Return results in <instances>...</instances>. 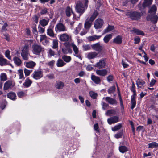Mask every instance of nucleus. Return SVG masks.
<instances>
[{
	"label": "nucleus",
	"instance_id": "53",
	"mask_svg": "<svg viewBox=\"0 0 158 158\" xmlns=\"http://www.w3.org/2000/svg\"><path fill=\"white\" fill-rule=\"evenodd\" d=\"M83 48L84 50L87 51L91 49V46L89 44L83 45Z\"/></svg>",
	"mask_w": 158,
	"mask_h": 158
},
{
	"label": "nucleus",
	"instance_id": "64",
	"mask_svg": "<svg viewBox=\"0 0 158 158\" xmlns=\"http://www.w3.org/2000/svg\"><path fill=\"white\" fill-rule=\"evenodd\" d=\"M34 22L37 23L38 22V17L37 15H34L33 18Z\"/></svg>",
	"mask_w": 158,
	"mask_h": 158
},
{
	"label": "nucleus",
	"instance_id": "56",
	"mask_svg": "<svg viewBox=\"0 0 158 158\" xmlns=\"http://www.w3.org/2000/svg\"><path fill=\"white\" fill-rule=\"evenodd\" d=\"M38 31L40 34L44 33L45 32V29L41 27H39L38 28Z\"/></svg>",
	"mask_w": 158,
	"mask_h": 158
},
{
	"label": "nucleus",
	"instance_id": "5",
	"mask_svg": "<svg viewBox=\"0 0 158 158\" xmlns=\"http://www.w3.org/2000/svg\"><path fill=\"white\" fill-rule=\"evenodd\" d=\"M130 90L133 94L131 96V108L133 110L135 107L136 104L135 98L136 96V92L135 90V87L132 86L130 88Z\"/></svg>",
	"mask_w": 158,
	"mask_h": 158
},
{
	"label": "nucleus",
	"instance_id": "37",
	"mask_svg": "<svg viewBox=\"0 0 158 158\" xmlns=\"http://www.w3.org/2000/svg\"><path fill=\"white\" fill-rule=\"evenodd\" d=\"M122 127V124L119 123L112 128L111 129L113 131H115L120 129Z\"/></svg>",
	"mask_w": 158,
	"mask_h": 158
},
{
	"label": "nucleus",
	"instance_id": "32",
	"mask_svg": "<svg viewBox=\"0 0 158 158\" xmlns=\"http://www.w3.org/2000/svg\"><path fill=\"white\" fill-rule=\"evenodd\" d=\"M156 7L155 5H153L152 7H151L148 11V12L151 14H155L156 12Z\"/></svg>",
	"mask_w": 158,
	"mask_h": 158
},
{
	"label": "nucleus",
	"instance_id": "8",
	"mask_svg": "<svg viewBox=\"0 0 158 158\" xmlns=\"http://www.w3.org/2000/svg\"><path fill=\"white\" fill-rule=\"evenodd\" d=\"M148 21H151L153 23H157L158 20V16L156 15H149L147 17Z\"/></svg>",
	"mask_w": 158,
	"mask_h": 158
},
{
	"label": "nucleus",
	"instance_id": "21",
	"mask_svg": "<svg viewBox=\"0 0 158 158\" xmlns=\"http://www.w3.org/2000/svg\"><path fill=\"white\" fill-rule=\"evenodd\" d=\"M13 61L15 64L17 66H20L22 63V60L20 58L17 56L13 58Z\"/></svg>",
	"mask_w": 158,
	"mask_h": 158
},
{
	"label": "nucleus",
	"instance_id": "61",
	"mask_svg": "<svg viewBox=\"0 0 158 158\" xmlns=\"http://www.w3.org/2000/svg\"><path fill=\"white\" fill-rule=\"evenodd\" d=\"M88 31V30L87 29H83L82 31L80 33V34L81 35H83L86 34Z\"/></svg>",
	"mask_w": 158,
	"mask_h": 158
},
{
	"label": "nucleus",
	"instance_id": "46",
	"mask_svg": "<svg viewBox=\"0 0 158 158\" xmlns=\"http://www.w3.org/2000/svg\"><path fill=\"white\" fill-rule=\"evenodd\" d=\"M89 94L91 97L93 99H95L97 96V93L93 91H90L89 92Z\"/></svg>",
	"mask_w": 158,
	"mask_h": 158
},
{
	"label": "nucleus",
	"instance_id": "22",
	"mask_svg": "<svg viewBox=\"0 0 158 158\" xmlns=\"http://www.w3.org/2000/svg\"><path fill=\"white\" fill-rule=\"evenodd\" d=\"M105 100L110 104H115L117 103L116 101L110 97H107L105 98Z\"/></svg>",
	"mask_w": 158,
	"mask_h": 158
},
{
	"label": "nucleus",
	"instance_id": "52",
	"mask_svg": "<svg viewBox=\"0 0 158 158\" xmlns=\"http://www.w3.org/2000/svg\"><path fill=\"white\" fill-rule=\"evenodd\" d=\"M55 63V61L54 60H52L48 62L47 63V65L49 66L51 68H52Z\"/></svg>",
	"mask_w": 158,
	"mask_h": 158
},
{
	"label": "nucleus",
	"instance_id": "9",
	"mask_svg": "<svg viewBox=\"0 0 158 158\" xmlns=\"http://www.w3.org/2000/svg\"><path fill=\"white\" fill-rule=\"evenodd\" d=\"M55 31L56 32L58 31H64L66 30L65 26L62 23H59L57 24L55 28Z\"/></svg>",
	"mask_w": 158,
	"mask_h": 158
},
{
	"label": "nucleus",
	"instance_id": "23",
	"mask_svg": "<svg viewBox=\"0 0 158 158\" xmlns=\"http://www.w3.org/2000/svg\"><path fill=\"white\" fill-rule=\"evenodd\" d=\"M91 79L93 82L96 84H99L100 83L101 80L98 77L94 75H92Z\"/></svg>",
	"mask_w": 158,
	"mask_h": 158
},
{
	"label": "nucleus",
	"instance_id": "7",
	"mask_svg": "<svg viewBox=\"0 0 158 158\" xmlns=\"http://www.w3.org/2000/svg\"><path fill=\"white\" fill-rule=\"evenodd\" d=\"M103 21L102 19L100 18L97 19L95 21L94 24V27L96 29L101 28L103 24Z\"/></svg>",
	"mask_w": 158,
	"mask_h": 158
},
{
	"label": "nucleus",
	"instance_id": "12",
	"mask_svg": "<svg viewBox=\"0 0 158 158\" xmlns=\"http://www.w3.org/2000/svg\"><path fill=\"white\" fill-rule=\"evenodd\" d=\"M91 47L93 49L98 52H100L102 50L103 48L99 43L93 44L91 45Z\"/></svg>",
	"mask_w": 158,
	"mask_h": 158
},
{
	"label": "nucleus",
	"instance_id": "28",
	"mask_svg": "<svg viewBox=\"0 0 158 158\" xmlns=\"http://www.w3.org/2000/svg\"><path fill=\"white\" fill-rule=\"evenodd\" d=\"M49 22V19H43L40 20L39 23L42 26L45 27L48 25Z\"/></svg>",
	"mask_w": 158,
	"mask_h": 158
},
{
	"label": "nucleus",
	"instance_id": "19",
	"mask_svg": "<svg viewBox=\"0 0 158 158\" xmlns=\"http://www.w3.org/2000/svg\"><path fill=\"white\" fill-rule=\"evenodd\" d=\"M8 64V61L3 55L0 54V65L3 66Z\"/></svg>",
	"mask_w": 158,
	"mask_h": 158
},
{
	"label": "nucleus",
	"instance_id": "49",
	"mask_svg": "<svg viewBox=\"0 0 158 158\" xmlns=\"http://www.w3.org/2000/svg\"><path fill=\"white\" fill-rule=\"evenodd\" d=\"M5 54L6 57L8 59L11 60V56L10 55V51L9 50H7L6 51Z\"/></svg>",
	"mask_w": 158,
	"mask_h": 158
},
{
	"label": "nucleus",
	"instance_id": "58",
	"mask_svg": "<svg viewBox=\"0 0 158 158\" xmlns=\"http://www.w3.org/2000/svg\"><path fill=\"white\" fill-rule=\"evenodd\" d=\"M62 58L66 62H69V57L66 56H62Z\"/></svg>",
	"mask_w": 158,
	"mask_h": 158
},
{
	"label": "nucleus",
	"instance_id": "14",
	"mask_svg": "<svg viewBox=\"0 0 158 158\" xmlns=\"http://www.w3.org/2000/svg\"><path fill=\"white\" fill-rule=\"evenodd\" d=\"M33 77L35 79H38L43 77V73L41 71H35L33 73Z\"/></svg>",
	"mask_w": 158,
	"mask_h": 158
},
{
	"label": "nucleus",
	"instance_id": "57",
	"mask_svg": "<svg viewBox=\"0 0 158 158\" xmlns=\"http://www.w3.org/2000/svg\"><path fill=\"white\" fill-rule=\"evenodd\" d=\"M122 135H123L122 132H120L116 134L115 135L114 137L118 139V138H120L122 136Z\"/></svg>",
	"mask_w": 158,
	"mask_h": 158
},
{
	"label": "nucleus",
	"instance_id": "40",
	"mask_svg": "<svg viewBox=\"0 0 158 158\" xmlns=\"http://www.w3.org/2000/svg\"><path fill=\"white\" fill-rule=\"evenodd\" d=\"M89 20L86 21L85 23L84 27L86 29L89 30L91 26V23L89 22Z\"/></svg>",
	"mask_w": 158,
	"mask_h": 158
},
{
	"label": "nucleus",
	"instance_id": "39",
	"mask_svg": "<svg viewBox=\"0 0 158 158\" xmlns=\"http://www.w3.org/2000/svg\"><path fill=\"white\" fill-rule=\"evenodd\" d=\"M119 149L120 152L122 153H123L128 151L127 148L125 146H121L119 147Z\"/></svg>",
	"mask_w": 158,
	"mask_h": 158
},
{
	"label": "nucleus",
	"instance_id": "15",
	"mask_svg": "<svg viewBox=\"0 0 158 158\" xmlns=\"http://www.w3.org/2000/svg\"><path fill=\"white\" fill-rule=\"evenodd\" d=\"M53 26L51 25L48 27L47 31V35L51 37H53L55 35L53 30Z\"/></svg>",
	"mask_w": 158,
	"mask_h": 158
},
{
	"label": "nucleus",
	"instance_id": "1",
	"mask_svg": "<svg viewBox=\"0 0 158 158\" xmlns=\"http://www.w3.org/2000/svg\"><path fill=\"white\" fill-rule=\"evenodd\" d=\"M88 0H85L83 2L78 1L76 7V9L77 12L79 13H83L88 7Z\"/></svg>",
	"mask_w": 158,
	"mask_h": 158
},
{
	"label": "nucleus",
	"instance_id": "10",
	"mask_svg": "<svg viewBox=\"0 0 158 158\" xmlns=\"http://www.w3.org/2000/svg\"><path fill=\"white\" fill-rule=\"evenodd\" d=\"M105 65L106 63L104 60L102 59L100 60L99 62H97L94 66L98 69H101L104 68Z\"/></svg>",
	"mask_w": 158,
	"mask_h": 158
},
{
	"label": "nucleus",
	"instance_id": "48",
	"mask_svg": "<svg viewBox=\"0 0 158 158\" xmlns=\"http://www.w3.org/2000/svg\"><path fill=\"white\" fill-rule=\"evenodd\" d=\"M32 72V70H28L26 68L24 69V73L26 76H28Z\"/></svg>",
	"mask_w": 158,
	"mask_h": 158
},
{
	"label": "nucleus",
	"instance_id": "3",
	"mask_svg": "<svg viewBox=\"0 0 158 158\" xmlns=\"http://www.w3.org/2000/svg\"><path fill=\"white\" fill-rule=\"evenodd\" d=\"M44 50V48L40 45L34 44L32 46V51L34 54L39 55Z\"/></svg>",
	"mask_w": 158,
	"mask_h": 158
},
{
	"label": "nucleus",
	"instance_id": "16",
	"mask_svg": "<svg viewBox=\"0 0 158 158\" xmlns=\"http://www.w3.org/2000/svg\"><path fill=\"white\" fill-rule=\"evenodd\" d=\"M24 65L27 68L33 69L36 65V63L32 61H30L24 62Z\"/></svg>",
	"mask_w": 158,
	"mask_h": 158
},
{
	"label": "nucleus",
	"instance_id": "30",
	"mask_svg": "<svg viewBox=\"0 0 158 158\" xmlns=\"http://www.w3.org/2000/svg\"><path fill=\"white\" fill-rule=\"evenodd\" d=\"M56 88L58 89H62L64 87L63 83L60 81H57L55 85Z\"/></svg>",
	"mask_w": 158,
	"mask_h": 158
},
{
	"label": "nucleus",
	"instance_id": "27",
	"mask_svg": "<svg viewBox=\"0 0 158 158\" xmlns=\"http://www.w3.org/2000/svg\"><path fill=\"white\" fill-rule=\"evenodd\" d=\"M69 37V35L66 34H63L61 35L60 37V40L63 41H67L68 40Z\"/></svg>",
	"mask_w": 158,
	"mask_h": 158
},
{
	"label": "nucleus",
	"instance_id": "11",
	"mask_svg": "<svg viewBox=\"0 0 158 158\" xmlns=\"http://www.w3.org/2000/svg\"><path fill=\"white\" fill-rule=\"evenodd\" d=\"M136 84L138 89H143L145 85V82L143 80L138 78L136 80Z\"/></svg>",
	"mask_w": 158,
	"mask_h": 158
},
{
	"label": "nucleus",
	"instance_id": "42",
	"mask_svg": "<svg viewBox=\"0 0 158 158\" xmlns=\"http://www.w3.org/2000/svg\"><path fill=\"white\" fill-rule=\"evenodd\" d=\"M116 114V111L114 110H108L106 113V114L107 115H114Z\"/></svg>",
	"mask_w": 158,
	"mask_h": 158
},
{
	"label": "nucleus",
	"instance_id": "4",
	"mask_svg": "<svg viewBox=\"0 0 158 158\" xmlns=\"http://www.w3.org/2000/svg\"><path fill=\"white\" fill-rule=\"evenodd\" d=\"M29 48L28 45H26L22 50L21 55L24 60H27L28 59V56H29Z\"/></svg>",
	"mask_w": 158,
	"mask_h": 158
},
{
	"label": "nucleus",
	"instance_id": "54",
	"mask_svg": "<svg viewBox=\"0 0 158 158\" xmlns=\"http://www.w3.org/2000/svg\"><path fill=\"white\" fill-rule=\"evenodd\" d=\"M134 43L135 44L139 43L140 41V38L138 36H136L134 38Z\"/></svg>",
	"mask_w": 158,
	"mask_h": 158
},
{
	"label": "nucleus",
	"instance_id": "44",
	"mask_svg": "<svg viewBox=\"0 0 158 158\" xmlns=\"http://www.w3.org/2000/svg\"><path fill=\"white\" fill-rule=\"evenodd\" d=\"M149 148H153L158 147V143L155 142H152L148 144Z\"/></svg>",
	"mask_w": 158,
	"mask_h": 158
},
{
	"label": "nucleus",
	"instance_id": "17",
	"mask_svg": "<svg viewBox=\"0 0 158 158\" xmlns=\"http://www.w3.org/2000/svg\"><path fill=\"white\" fill-rule=\"evenodd\" d=\"M107 71L105 69L97 70L96 71V73L97 75L105 76L107 75Z\"/></svg>",
	"mask_w": 158,
	"mask_h": 158
},
{
	"label": "nucleus",
	"instance_id": "35",
	"mask_svg": "<svg viewBox=\"0 0 158 158\" xmlns=\"http://www.w3.org/2000/svg\"><path fill=\"white\" fill-rule=\"evenodd\" d=\"M113 42L117 44H121L122 43V38L120 36H118L114 39Z\"/></svg>",
	"mask_w": 158,
	"mask_h": 158
},
{
	"label": "nucleus",
	"instance_id": "34",
	"mask_svg": "<svg viewBox=\"0 0 158 158\" xmlns=\"http://www.w3.org/2000/svg\"><path fill=\"white\" fill-rule=\"evenodd\" d=\"M112 35L111 34L106 35L103 39V40L106 43H107L112 38Z\"/></svg>",
	"mask_w": 158,
	"mask_h": 158
},
{
	"label": "nucleus",
	"instance_id": "50",
	"mask_svg": "<svg viewBox=\"0 0 158 158\" xmlns=\"http://www.w3.org/2000/svg\"><path fill=\"white\" fill-rule=\"evenodd\" d=\"M115 90V88L114 86L110 88L108 90V93L109 94L114 93Z\"/></svg>",
	"mask_w": 158,
	"mask_h": 158
},
{
	"label": "nucleus",
	"instance_id": "43",
	"mask_svg": "<svg viewBox=\"0 0 158 158\" xmlns=\"http://www.w3.org/2000/svg\"><path fill=\"white\" fill-rule=\"evenodd\" d=\"M114 28V27L113 26L109 25L108 27L106 28L104 31V33H107L110 31L113 30Z\"/></svg>",
	"mask_w": 158,
	"mask_h": 158
},
{
	"label": "nucleus",
	"instance_id": "25",
	"mask_svg": "<svg viewBox=\"0 0 158 158\" xmlns=\"http://www.w3.org/2000/svg\"><path fill=\"white\" fill-rule=\"evenodd\" d=\"M7 96L9 98L13 100H14L16 99V94L13 92H11L8 93Z\"/></svg>",
	"mask_w": 158,
	"mask_h": 158
},
{
	"label": "nucleus",
	"instance_id": "62",
	"mask_svg": "<svg viewBox=\"0 0 158 158\" xmlns=\"http://www.w3.org/2000/svg\"><path fill=\"white\" fill-rule=\"evenodd\" d=\"M107 80L108 82L111 81H113V77L112 75L108 76L107 78Z\"/></svg>",
	"mask_w": 158,
	"mask_h": 158
},
{
	"label": "nucleus",
	"instance_id": "59",
	"mask_svg": "<svg viewBox=\"0 0 158 158\" xmlns=\"http://www.w3.org/2000/svg\"><path fill=\"white\" fill-rule=\"evenodd\" d=\"M156 81L154 79H152L151 80V82H150V83L149 84V86L150 87H152V86H153V85L155 84Z\"/></svg>",
	"mask_w": 158,
	"mask_h": 158
},
{
	"label": "nucleus",
	"instance_id": "13",
	"mask_svg": "<svg viewBox=\"0 0 158 158\" xmlns=\"http://www.w3.org/2000/svg\"><path fill=\"white\" fill-rule=\"evenodd\" d=\"M119 121V117L117 116H114L110 117L107 119L108 124L111 125L113 123H116Z\"/></svg>",
	"mask_w": 158,
	"mask_h": 158
},
{
	"label": "nucleus",
	"instance_id": "60",
	"mask_svg": "<svg viewBox=\"0 0 158 158\" xmlns=\"http://www.w3.org/2000/svg\"><path fill=\"white\" fill-rule=\"evenodd\" d=\"M94 130L98 132H99V126L98 123L95 124L94 126Z\"/></svg>",
	"mask_w": 158,
	"mask_h": 158
},
{
	"label": "nucleus",
	"instance_id": "31",
	"mask_svg": "<svg viewBox=\"0 0 158 158\" xmlns=\"http://www.w3.org/2000/svg\"><path fill=\"white\" fill-rule=\"evenodd\" d=\"M98 15V11H95L91 16L89 19V21L91 22H92L95 19Z\"/></svg>",
	"mask_w": 158,
	"mask_h": 158
},
{
	"label": "nucleus",
	"instance_id": "20",
	"mask_svg": "<svg viewBox=\"0 0 158 158\" xmlns=\"http://www.w3.org/2000/svg\"><path fill=\"white\" fill-rule=\"evenodd\" d=\"M64 48L62 49V51L64 54H66L69 52V43L68 42L64 44Z\"/></svg>",
	"mask_w": 158,
	"mask_h": 158
},
{
	"label": "nucleus",
	"instance_id": "18",
	"mask_svg": "<svg viewBox=\"0 0 158 158\" xmlns=\"http://www.w3.org/2000/svg\"><path fill=\"white\" fill-rule=\"evenodd\" d=\"M130 31L132 32H134L137 35H144V33L143 32L135 28H133L132 29L130 30Z\"/></svg>",
	"mask_w": 158,
	"mask_h": 158
},
{
	"label": "nucleus",
	"instance_id": "26",
	"mask_svg": "<svg viewBox=\"0 0 158 158\" xmlns=\"http://www.w3.org/2000/svg\"><path fill=\"white\" fill-rule=\"evenodd\" d=\"M101 37V35H94L92 36H89L88 37V39L89 41H94L99 39Z\"/></svg>",
	"mask_w": 158,
	"mask_h": 158
},
{
	"label": "nucleus",
	"instance_id": "55",
	"mask_svg": "<svg viewBox=\"0 0 158 158\" xmlns=\"http://www.w3.org/2000/svg\"><path fill=\"white\" fill-rule=\"evenodd\" d=\"M17 94L19 97L21 98L25 96V94L23 91H20L18 92Z\"/></svg>",
	"mask_w": 158,
	"mask_h": 158
},
{
	"label": "nucleus",
	"instance_id": "51",
	"mask_svg": "<svg viewBox=\"0 0 158 158\" xmlns=\"http://www.w3.org/2000/svg\"><path fill=\"white\" fill-rule=\"evenodd\" d=\"M58 41L56 40H54L53 41V48H56L58 47Z\"/></svg>",
	"mask_w": 158,
	"mask_h": 158
},
{
	"label": "nucleus",
	"instance_id": "36",
	"mask_svg": "<svg viewBox=\"0 0 158 158\" xmlns=\"http://www.w3.org/2000/svg\"><path fill=\"white\" fill-rule=\"evenodd\" d=\"M0 79L1 81H5L7 80L6 74L5 73H2L0 75Z\"/></svg>",
	"mask_w": 158,
	"mask_h": 158
},
{
	"label": "nucleus",
	"instance_id": "41",
	"mask_svg": "<svg viewBox=\"0 0 158 158\" xmlns=\"http://www.w3.org/2000/svg\"><path fill=\"white\" fill-rule=\"evenodd\" d=\"M18 74L19 76V79H22V78L24 79L25 78L24 77L23 71V70L20 69L18 70Z\"/></svg>",
	"mask_w": 158,
	"mask_h": 158
},
{
	"label": "nucleus",
	"instance_id": "29",
	"mask_svg": "<svg viewBox=\"0 0 158 158\" xmlns=\"http://www.w3.org/2000/svg\"><path fill=\"white\" fill-rule=\"evenodd\" d=\"M32 83V81L28 78H27L23 83V85L26 88L29 87Z\"/></svg>",
	"mask_w": 158,
	"mask_h": 158
},
{
	"label": "nucleus",
	"instance_id": "24",
	"mask_svg": "<svg viewBox=\"0 0 158 158\" xmlns=\"http://www.w3.org/2000/svg\"><path fill=\"white\" fill-rule=\"evenodd\" d=\"M98 54V53L95 52H89L87 54V57L89 59H92L96 57Z\"/></svg>",
	"mask_w": 158,
	"mask_h": 158
},
{
	"label": "nucleus",
	"instance_id": "33",
	"mask_svg": "<svg viewBox=\"0 0 158 158\" xmlns=\"http://www.w3.org/2000/svg\"><path fill=\"white\" fill-rule=\"evenodd\" d=\"M66 64L61 59H59L56 62V65L58 67H61Z\"/></svg>",
	"mask_w": 158,
	"mask_h": 158
},
{
	"label": "nucleus",
	"instance_id": "38",
	"mask_svg": "<svg viewBox=\"0 0 158 158\" xmlns=\"http://www.w3.org/2000/svg\"><path fill=\"white\" fill-rule=\"evenodd\" d=\"M143 6L144 7H146L152 4V0H144Z\"/></svg>",
	"mask_w": 158,
	"mask_h": 158
},
{
	"label": "nucleus",
	"instance_id": "63",
	"mask_svg": "<svg viewBox=\"0 0 158 158\" xmlns=\"http://www.w3.org/2000/svg\"><path fill=\"white\" fill-rule=\"evenodd\" d=\"M40 36V42H42L43 40H44L47 38V36L45 35H41Z\"/></svg>",
	"mask_w": 158,
	"mask_h": 158
},
{
	"label": "nucleus",
	"instance_id": "45",
	"mask_svg": "<svg viewBox=\"0 0 158 158\" xmlns=\"http://www.w3.org/2000/svg\"><path fill=\"white\" fill-rule=\"evenodd\" d=\"M71 46L72 47L75 54H77L79 52L78 49L76 45L73 44H71Z\"/></svg>",
	"mask_w": 158,
	"mask_h": 158
},
{
	"label": "nucleus",
	"instance_id": "2",
	"mask_svg": "<svg viewBox=\"0 0 158 158\" xmlns=\"http://www.w3.org/2000/svg\"><path fill=\"white\" fill-rule=\"evenodd\" d=\"M126 15L132 20H138L141 17L140 12L128 10L125 13Z\"/></svg>",
	"mask_w": 158,
	"mask_h": 158
},
{
	"label": "nucleus",
	"instance_id": "47",
	"mask_svg": "<svg viewBox=\"0 0 158 158\" xmlns=\"http://www.w3.org/2000/svg\"><path fill=\"white\" fill-rule=\"evenodd\" d=\"M82 27V24L80 23L78 24V27H76V29L75 30L74 33L76 34H77L78 33L79 31L81 29Z\"/></svg>",
	"mask_w": 158,
	"mask_h": 158
},
{
	"label": "nucleus",
	"instance_id": "6",
	"mask_svg": "<svg viewBox=\"0 0 158 158\" xmlns=\"http://www.w3.org/2000/svg\"><path fill=\"white\" fill-rule=\"evenodd\" d=\"M15 85L14 81L12 80H8L6 81L4 85L3 89L4 90H7L9 89H11Z\"/></svg>",
	"mask_w": 158,
	"mask_h": 158
}]
</instances>
